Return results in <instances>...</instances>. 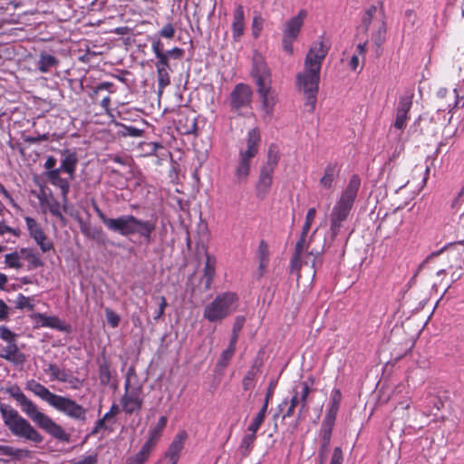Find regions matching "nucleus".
I'll use <instances>...</instances> for the list:
<instances>
[{
    "label": "nucleus",
    "mask_w": 464,
    "mask_h": 464,
    "mask_svg": "<svg viewBox=\"0 0 464 464\" xmlns=\"http://www.w3.org/2000/svg\"><path fill=\"white\" fill-rule=\"evenodd\" d=\"M330 45L325 44L324 37H319L308 50L304 70L296 75V86L304 96V106L313 112L315 109L319 91L320 72L324 60L328 54Z\"/></svg>",
    "instance_id": "1"
},
{
    "label": "nucleus",
    "mask_w": 464,
    "mask_h": 464,
    "mask_svg": "<svg viewBox=\"0 0 464 464\" xmlns=\"http://www.w3.org/2000/svg\"><path fill=\"white\" fill-rule=\"evenodd\" d=\"M92 206L101 221L110 231L118 233L122 237L138 235L144 239L145 243H152V234L156 229L155 222L140 219L133 215H122L115 218H108L95 202Z\"/></svg>",
    "instance_id": "2"
},
{
    "label": "nucleus",
    "mask_w": 464,
    "mask_h": 464,
    "mask_svg": "<svg viewBox=\"0 0 464 464\" xmlns=\"http://www.w3.org/2000/svg\"><path fill=\"white\" fill-rule=\"evenodd\" d=\"M6 392L17 401L22 411L24 412L39 428L43 429L53 438L60 441H70V435L65 432L63 427L53 420L51 417L40 411L34 402L25 396L19 386H11L6 389Z\"/></svg>",
    "instance_id": "3"
},
{
    "label": "nucleus",
    "mask_w": 464,
    "mask_h": 464,
    "mask_svg": "<svg viewBox=\"0 0 464 464\" xmlns=\"http://www.w3.org/2000/svg\"><path fill=\"white\" fill-rule=\"evenodd\" d=\"M360 187V177L356 174L353 175L346 188L342 191L339 198L334 203L329 216V230L332 241L340 234L344 223L349 219Z\"/></svg>",
    "instance_id": "4"
},
{
    "label": "nucleus",
    "mask_w": 464,
    "mask_h": 464,
    "mask_svg": "<svg viewBox=\"0 0 464 464\" xmlns=\"http://www.w3.org/2000/svg\"><path fill=\"white\" fill-rule=\"evenodd\" d=\"M0 412L5 425L13 435L34 443H41L43 441V436L10 405L1 404Z\"/></svg>",
    "instance_id": "5"
},
{
    "label": "nucleus",
    "mask_w": 464,
    "mask_h": 464,
    "mask_svg": "<svg viewBox=\"0 0 464 464\" xmlns=\"http://www.w3.org/2000/svg\"><path fill=\"white\" fill-rule=\"evenodd\" d=\"M311 392V384L307 382L295 384L291 391V399H284L277 406L278 411L283 412L282 419L294 416L295 408L298 407L297 420H300L308 411V397Z\"/></svg>",
    "instance_id": "6"
},
{
    "label": "nucleus",
    "mask_w": 464,
    "mask_h": 464,
    "mask_svg": "<svg viewBox=\"0 0 464 464\" xmlns=\"http://www.w3.org/2000/svg\"><path fill=\"white\" fill-rule=\"evenodd\" d=\"M261 136L258 128H254L247 132L246 148L239 150V160L235 170L238 182L246 181L251 167V160L259 150Z\"/></svg>",
    "instance_id": "7"
},
{
    "label": "nucleus",
    "mask_w": 464,
    "mask_h": 464,
    "mask_svg": "<svg viewBox=\"0 0 464 464\" xmlns=\"http://www.w3.org/2000/svg\"><path fill=\"white\" fill-rule=\"evenodd\" d=\"M237 301V295L235 293L219 294L205 306L203 316L210 323L220 322L235 310L233 306Z\"/></svg>",
    "instance_id": "8"
},
{
    "label": "nucleus",
    "mask_w": 464,
    "mask_h": 464,
    "mask_svg": "<svg viewBox=\"0 0 464 464\" xmlns=\"http://www.w3.org/2000/svg\"><path fill=\"white\" fill-rule=\"evenodd\" d=\"M52 407L74 420L84 421L87 409L70 397L57 395Z\"/></svg>",
    "instance_id": "9"
},
{
    "label": "nucleus",
    "mask_w": 464,
    "mask_h": 464,
    "mask_svg": "<svg viewBox=\"0 0 464 464\" xmlns=\"http://www.w3.org/2000/svg\"><path fill=\"white\" fill-rule=\"evenodd\" d=\"M122 410L126 414H132L141 409L143 399L140 388H130V379L124 383V394L121 399Z\"/></svg>",
    "instance_id": "10"
},
{
    "label": "nucleus",
    "mask_w": 464,
    "mask_h": 464,
    "mask_svg": "<svg viewBox=\"0 0 464 464\" xmlns=\"http://www.w3.org/2000/svg\"><path fill=\"white\" fill-rule=\"evenodd\" d=\"M253 92L249 85L237 83L230 93L231 111L241 113L243 109L248 108L251 104Z\"/></svg>",
    "instance_id": "11"
},
{
    "label": "nucleus",
    "mask_w": 464,
    "mask_h": 464,
    "mask_svg": "<svg viewBox=\"0 0 464 464\" xmlns=\"http://www.w3.org/2000/svg\"><path fill=\"white\" fill-rule=\"evenodd\" d=\"M24 221L30 237L40 246L42 252L46 253L52 250L53 244L47 238V236L38 222L31 217H25Z\"/></svg>",
    "instance_id": "12"
},
{
    "label": "nucleus",
    "mask_w": 464,
    "mask_h": 464,
    "mask_svg": "<svg viewBox=\"0 0 464 464\" xmlns=\"http://www.w3.org/2000/svg\"><path fill=\"white\" fill-rule=\"evenodd\" d=\"M251 75L256 86L272 83L271 72L261 55H255Z\"/></svg>",
    "instance_id": "13"
},
{
    "label": "nucleus",
    "mask_w": 464,
    "mask_h": 464,
    "mask_svg": "<svg viewBox=\"0 0 464 464\" xmlns=\"http://www.w3.org/2000/svg\"><path fill=\"white\" fill-rule=\"evenodd\" d=\"M166 58L160 50L157 52V61L155 63L157 79H158V89L159 92L162 93L164 89L170 84L171 71L169 63H166Z\"/></svg>",
    "instance_id": "14"
},
{
    "label": "nucleus",
    "mask_w": 464,
    "mask_h": 464,
    "mask_svg": "<svg viewBox=\"0 0 464 464\" xmlns=\"http://www.w3.org/2000/svg\"><path fill=\"white\" fill-rule=\"evenodd\" d=\"M306 237L307 235H304V232H301L300 238L295 244V253L290 261L291 273H295L296 275L297 281L301 277L300 270L303 266L302 257L304 253L308 249Z\"/></svg>",
    "instance_id": "15"
},
{
    "label": "nucleus",
    "mask_w": 464,
    "mask_h": 464,
    "mask_svg": "<svg viewBox=\"0 0 464 464\" xmlns=\"http://www.w3.org/2000/svg\"><path fill=\"white\" fill-rule=\"evenodd\" d=\"M257 93L261 98L262 109L267 116H271L274 107L277 102L276 92L272 89V83L256 86Z\"/></svg>",
    "instance_id": "16"
},
{
    "label": "nucleus",
    "mask_w": 464,
    "mask_h": 464,
    "mask_svg": "<svg viewBox=\"0 0 464 464\" xmlns=\"http://www.w3.org/2000/svg\"><path fill=\"white\" fill-rule=\"evenodd\" d=\"M306 16V10L301 9L295 16L286 21L283 27V36L297 39Z\"/></svg>",
    "instance_id": "17"
},
{
    "label": "nucleus",
    "mask_w": 464,
    "mask_h": 464,
    "mask_svg": "<svg viewBox=\"0 0 464 464\" xmlns=\"http://www.w3.org/2000/svg\"><path fill=\"white\" fill-rule=\"evenodd\" d=\"M245 10L241 4H237L233 13V20L231 24L232 38L234 42H238L245 34Z\"/></svg>",
    "instance_id": "18"
},
{
    "label": "nucleus",
    "mask_w": 464,
    "mask_h": 464,
    "mask_svg": "<svg viewBox=\"0 0 464 464\" xmlns=\"http://www.w3.org/2000/svg\"><path fill=\"white\" fill-rule=\"evenodd\" d=\"M45 372L51 374V380L68 382L73 389L78 388L82 382L79 378L68 373L65 370L61 369L55 363H49Z\"/></svg>",
    "instance_id": "19"
},
{
    "label": "nucleus",
    "mask_w": 464,
    "mask_h": 464,
    "mask_svg": "<svg viewBox=\"0 0 464 464\" xmlns=\"http://www.w3.org/2000/svg\"><path fill=\"white\" fill-rule=\"evenodd\" d=\"M167 423L168 418L161 416L157 424L150 429L148 439L142 446L152 451L160 441Z\"/></svg>",
    "instance_id": "20"
},
{
    "label": "nucleus",
    "mask_w": 464,
    "mask_h": 464,
    "mask_svg": "<svg viewBox=\"0 0 464 464\" xmlns=\"http://www.w3.org/2000/svg\"><path fill=\"white\" fill-rule=\"evenodd\" d=\"M340 167L336 162L328 163L324 169L322 178L319 180L320 186L324 189H332L335 180L340 174Z\"/></svg>",
    "instance_id": "21"
},
{
    "label": "nucleus",
    "mask_w": 464,
    "mask_h": 464,
    "mask_svg": "<svg viewBox=\"0 0 464 464\" xmlns=\"http://www.w3.org/2000/svg\"><path fill=\"white\" fill-rule=\"evenodd\" d=\"M187 437L188 436L185 431L178 432L173 438L167 451L165 452V457H167V459H171L178 462L180 458V453L184 448Z\"/></svg>",
    "instance_id": "22"
},
{
    "label": "nucleus",
    "mask_w": 464,
    "mask_h": 464,
    "mask_svg": "<svg viewBox=\"0 0 464 464\" xmlns=\"http://www.w3.org/2000/svg\"><path fill=\"white\" fill-rule=\"evenodd\" d=\"M0 357L14 364H23L26 361L25 355L19 351L15 342L7 343V345L1 349Z\"/></svg>",
    "instance_id": "23"
},
{
    "label": "nucleus",
    "mask_w": 464,
    "mask_h": 464,
    "mask_svg": "<svg viewBox=\"0 0 464 464\" xmlns=\"http://www.w3.org/2000/svg\"><path fill=\"white\" fill-rule=\"evenodd\" d=\"M274 171L271 169L261 168L260 175L256 184V196L264 198L269 192L273 183Z\"/></svg>",
    "instance_id": "24"
},
{
    "label": "nucleus",
    "mask_w": 464,
    "mask_h": 464,
    "mask_svg": "<svg viewBox=\"0 0 464 464\" xmlns=\"http://www.w3.org/2000/svg\"><path fill=\"white\" fill-rule=\"evenodd\" d=\"M151 50L156 58H157L158 50H160L161 53L164 54V57L166 58L165 60H166L167 63H169L170 58L179 60L184 55V50L178 46L173 47L170 50L165 51L164 44H163L162 41L160 40V38H152Z\"/></svg>",
    "instance_id": "25"
},
{
    "label": "nucleus",
    "mask_w": 464,
    "mask_h": 464,
    "mask_svg": "<svg viewBox=\"0 0 464 464\" xmlns=\"http://www.w3.org/2000/svg\"><path fill=\"white\" fill-rule=\"evenodd\" d=\"M62 170L57 168L55 169H51L47 171L46 177L48 181L54 187H57L61 189L62 196L63 200L66 201L67 195L70 190V183L69 180L61 177Z\"/></svg>",
    "instance_id": "26"
},
{
    "label": "nucleus",
    "mask_w": 464,
    "mask_h": 464,
    "mask_svg": "<svg viewBox=\"0 0 464 464\" xmlns=\"http://www.w3.org/2000/svg\"><path fill=\"white\" fill-rule=\"evenodd\" d=\"M27 389L34 395L46 401L51 407L58 394L51 392L44 385L32 380L27 383Z\"/></svg>",
    "instance_id": "27"
},
{
    "label": "nucleus",
    "mask_w": 464,
    "mask_h": 464,
    "mask_svg": "<svg viewBox=\"0 0 464 464\" xmlns=\"http://www.w3.org/2000/svg\"><path fill=\"white\" fill-rule=\"evenodd\" d=\"M63 158L61 161V166L59 169L62 171L67 173L70 176V179H73L78 164L77 154L74 151L65 150L63 151Z\"/></svg>",
    "instance_id": "28"
},
{
    "label": "nucleus",
    "mask_w": 464,
    "mask_h": 464,
    "mask_svg": "<svg viewBox=\"0 0 464 464\" xmlns=\"http://www.w3.org/2000/svg\"><path fill=\"white\" fill-rule=\"evenodd\" d=\"M256 255L258 259L257 273L259 277H262L266 273L270 261L269 246L265 240L259 242Z\"/></svg>",
    "instance_id": "29"
},
{
    "label": "nucleus",
    "mask_w": 464,
    "mask_h": 464,
    "mask_svg": "<svg viewBox=\"0 0 464 464\" xmlns=\"http://www.w3.org/2000/svg\"><path fill=\"white\" fill-rule=\"evenodd\" d=\"M216 257L207 254L202 277V281L204 282V286L206 290H209L213 283L216 275Z\"/></svg>",
    "instance_id": "30"
},
{
    "label": "nucleus",
    "mask_w": 464,
    "mask_h": 464,
    "mask_svg": "<svg viewBox=\"0 0 464 464\" xmlns=\"http://www.w3.org/2000/svg\"><path fill=\"white\" fill-rule=\"evenodd\" d=\"M22 258L28 262L27 269H36L44 266V262L40 257V255L33 248L22 247L20 248Z\"/></svg>",
    "instance_id": "31"
},
{
    "label": "nucleus",
    "mask_w": 464,
    "mask_h": 464,
    "mask_svg": "<svg viewBox=\"0 0 464 464\" xmlns=\"http://www.w3.org/2000/svg\"><path fill=\"white\" fill-rule=\"evenodd\" d=\"M59 65V60L53 54L46 52H41L37 63L38 70L43 73L49 72L53 68Z\"/></svg>",
    "instance_id": "32"
},
{
    "label": "nucleus",
    "mask_w": 464,
    "mask_h": 464,
    "mask_svg": "<svg viewBox=\"0 0 464 464\" xmlns=\"http://www.w3.org/2000/svg\"><path fill=\"white\" fill-rule=\"evenodd\" d=\"M41 205L42 208H47L53 216L58 218L63 225L66 223L65 218L61 211V204L56 198L50 197L44 200L41 199Z\"/></svg>",
    "instance_id": "33"
},
{
    "label": "nucleus",
    "mask_w": 464,
    "mask_h": 464,
    "mask_svg": "<svg viewBox=\"0 0 464 464\" xmlns=\"http://www.w3.org/2000/svg\"><path fill=\"white\" fill-rule=\"evenodd\" d=\"M256 440V434L251 431H247L241 440L240 445L238 446V451L244 458L247 457L255 445Z\"/></svg>",
    "instance_id": "34"
},
{
    "label": "nucleus",
    "mask_w": 464,
    "mask_h": 464,
    "mask_svg": "<svg viewBox=\"0 0 464 464\" xmlns=\"http://www.w3.org/2000/svg\"><path fill=\"white\" fill-rule=\"evenodd\" d=\"M259 366L255 362L250 369L246 372V375L242 380V387L244 391H250L255 387L256 377L258 372Z\"/></svg>",
    "instance_id": "35"
},
{
    "label": "nucleus",
    "mask_w": 464,
    "mask_h": 464,
    "mask_svg": "<svg viewBox=\"0 0 464 464\" xmlns=\"http://www.w3.org/2000/svg\"><path fill=\"white\" fill-rule=\"evenodd\" d=\"M107 91L109 93H114L116 92L115 86L111 82H102L92 88L91 92L89 93L90 98L94 102L98 100V96L101 92Z\"/></svg>",
    "instance_id": "36"
},
{
    "label": "nucleus",
    "mask_w": 464,
    "mask_h": 464,
    "mask_svg": "<svg viewBox=\"0 0 464 464\" xmlns=\"http://www.w3.org/2000/svg\"><path fill=\"white\" fill-rule=\"evenodd\" d=\"M342 401V392L339 389H334L331 393L330 405L326 413L337 416Z\"/></svg>",
    "instance_id": "37"
},
{
    "label": "nucleus",
    "mask_w": 464,
    "mask_h": 464,
    "mask_svg": "<svg viewBox=\"0 0 464 464\" xmlns=\"http://www.w3.org/2000/svg\"><path fill=\"white\" fill-rule=\"evenodd\" d=\"M151 452V450L142 446L134 456L127 459L126 464H145L150 459Z\"/></svg>",
    "instance_id": "38"
},
{
    "label": "nucleus",
    "mask_w": 464,
    "mask_h": 464,
    "mask_svg": "<svg viewBox=\"0 0 464 464\" xmlns=\"http://www.w3.org/2000/svg\"><path fill=\"white\" fill-rule=\"evenodd\" d=\"M28 450H26L15 449L14 447L6 445H0V456L20 459L22 457L26 456Z\"/></svg>",
    "instance_id": "39"
},
{
    "label": "nucleus",
    "mask_w": 464,
    "mask_h": 464,
    "mask_svg": "<svg viewBox=\"0 0 464 464\" xmlns=\"http://www.w3.org/2000/svg\"><path fill=\"white\" fill-rule=\"evenodd\" d=\"M266 411L267 410L261 408L252 420L251 423L248 425L246 431H251L256 434L257 430L260 429L265 420Z\"/></svg>",
    "instance_id": "40"
},
{
    "label": "nucleus",
    "mask_w": 464,
    "mask_h": 464,
    "mask_svg": "<svg viewBox=\"0 0 464 464\" xmlns=\"http://www.w3.org/2000/svg\"><path fill=\"white\" fill-rule=\"evenodd\" d=\"M21 258L20 250L14 251L5 256V263L10 268L19 269L23 266Z\"/></svg>",
    "instance_id": "41"
},
{
    "label": "nucleus",
    "mask_w": 464,
    "mask_h": 464,
    "mask_svg": "<svg viewBox=\"0 0 464 464\" xmlns=\"http://www.w3.org/2000/svg\"><path fill=\"white\" fill-rule=\"evenodd\" d=\"M99 379L103 385H107L111 381V364L106 359L99 364Z\"/></svg>",
    "instance_id": "42"
},
{
    "label": "nucleus",
    "mask_w": 464,
    "mask_h": 464,
    "mask_svg": "<svg viewBox=\"0 0 464 464\" xmlns=\"http://www.w3.org/2000/svg\"><path fill=\"white\" fill-rule=\"evenodd\" d=\"M413 93L405 94L400 97L396 111L409 113L412 107Z\"/></svg>",
    "instance_id": "43"
},
{
    "label": "nucleus",
    "mask_w": 464,
    "mask_h": 464,
    "mask_svg": "<svg viewBox=\"0 0 464 464\" xmlns=\"http://www.w3.org/2000/svg\"><path fill=\"white\" fill-rule=\"evenodd\" d=\"M236 352V345L228 344L227 348L222 352L218 362L220 367H227Z\"/></svg>",
    "instance_id": "44"
},
{
    "label": "nucleus",
    "mask_w": 464,
    "mask_h": 464,
    "mask_svg": "<svg viewBox=\"0 0 464 464\" xmlns=\"http://www.w3.org/2000/svg\"><path fill=\"white\" fill-rule=\"evenodd\" d=\"M37 317L42 323L43 326L53 328V329H62L61 321L56 316H47L44 314H38Z\"/></svg>",
    "instance_id": "45"
},
{
    "label": "nucleus",
    "mask_w": 464,
    "mask_h": 464,
    "mask_svg": "<svg viewBox=\"0 0 464 464\" xmlns=\"http://www.w3.org/2000/svg\"><path fill=\"white\" fill-rule=\"evenodd\" d=\"M376 11L377 7L375 5H371L368 9L365 10L362 17V26L363 27L365 33L368 32L372 18L376 14Z\"/></svg>",
    "instance_id": "46"
},
{
    "label": "nucleus",
    "mask_w": 464,
    "mask_h": 464,
    "mask_svg": "<svg viewBox=\"0 0 464 464\" xmlns=\"http://www.w3.org/2000/svg\"><path fill=\"white\" fill-rule=\"evenodd\" d=\"M245 323V318L241 316H237L235 320L232 334L230 337L229 344L237 345L238 340V333L241 331Z\"/></svg>",
    "instance_id": "47"
},
{
    "label": "nucleus",
    "mask_w": 464,
    "mask_h": 464,
    "mask_svg": "<svg viewBox=\"0 0 464 464\" xmlns=\"http://www.w3.org/2000/svg\"><path fill=\"white\" fill-rule=\"evenodd\" d=\"M315 217H316V209L314 208H310L307 210V213L305 216V220H304V223L302 227V232H304V235H308L309 231L311 229L312 224H313L314 220L315 219Z\"/></svg>",
    "instance_id": "48"
},
{
    "label": "nucleus",
    "mask_w": 464,
    "mask_h": 464,
    "mask_svg": "<svg viewBox=\"0 0 464 464\" xmlns=\"http://www.w3.org/2000/svg\"><path fill=\"white\" fill-rule=\"evenodd\" d=\"M15 307L17 309H28L29 311H33L34 308V304L32 303L30 297L24 295L23 294H19L17 295Z\"/></svg>",
    "instance_id": "49"
},
{
    "label": "nucleus",
    "mask_w": 464,
    "mask_h": 464,
    "mask_svg": "<svg viewBox=\"0 0 464 464\" xmlns=\"http://www.w3.org/2000/svg\"><path fill=\"white\" fill-rule=\"evenodd\" d=\"M159 37L173 39L176 34V28L172 23H167L158 33Z\"/></svg>",
    "instance_id": "50"
},
{
    "label": "nucleus",
    "mask_w": 464,
    "mask_h": 464,
    "mask_svg": "<svg viewBox=\"0 0 464 464\" xmlns=\"http://www.w3.org/2000/svg\"><path fill=\"white\" fill-rule=\"evenodd\" d=\"M279 160V156L276 151H274L272 147L268 150V155H267V162L263 168L266 169H271V170L275 171L276 167L277 166Z\"/></svg>",
    "instance_id": "51"
},
{
    "label": "nucleus",
    "mask_w": 464,
    "mask_h": 464,
    "mask_svg": "<svg viewBox=\"0 0 464 464\" xmlns=\"http://www.w3.org/2000/svg\"><path fill=\"white\" fill-rule=\"evenodd\" d=\"M409 120V113L401 112L396 111L395 121L393 123L394 128L397 130H403Z\"/></svg>",
    "instance_id": "52"
},
{
    "label": "nucleus",
    "mask_w": 464,
    "mask_h": 464,
    "mask_svg": "<svg viewBox=\"0 0 464 464\" xmlns=\"http://www.w3.org/2000/svg\"><path fill=\"white\" fill-rule=\"evenodd\" d=\"M452 208L457 211H461L463 209V212L459 216V223L464 226V195H458L452 203Z\"/></svg>",
    "instance_id": "53"
},
{
    "label": "nucleus",
    "mask_w": 464,
    "mask_h": 464,
    "mask_svg": "<svg viewBox=\"0 0 464 464\" xmlns=\"http://www.w3.org/2000/svg\"><path fill=\"white\" fill-rule=\"evenodd\" d=\"M105 315L108 324L112 327L115 328L119 325L121 317L119 314H117L114 311H112L110 308H106L105 310Z\"/></svg>",
    "instance_id": "54"
},
{
    "label": "nucleus",
    "mask_w": 464,
    "mask_h": 464,
    "mask_svg": "<svg viewBox=\"0 0 464 464\" xmlns=\"http://www.w3.org/2000/svg\"><path fill=\"white\" fill-rule=\"evenodd\" d=\"M122 135L123 136H130V137H133V138H138V137H141L142 134H143V130L137 128V127H134V126H125L123 125L122 126V131H121Z\"/></svg>",
    "instance_id": "55"
},
{
    "label": "nucleus",
    "mask_w": 464,
    "mask_h": 464,
    "mask_svg": "<svg viewBox=\"0 0 464 464\" xmlns=\"http://www.w3.org/2000/svg\"><path fill=\"white\" fill-rule=\"evenodd\" d=\"M15 334L5 325L0 326V338L7 343L15 342Z\"/></svg>",
    "instance_id": "56"
},
{
    "label": "nucleus",
    "mask_w": 464,
    "mask_h": 464,
    "mask_svg": "<svg viewBox=\"0 0 464 464\" xmlns=\"http://www.w3.org/2000/svg\"><path fill=\"white\" fill-rule=\"evenodd\" d=\"M336 416L325 413L321 430L333 431L335 424Z\"/></svg>",
    "instance_id": "57"
},
{
    "label": "nucleus",
    "mask_w": 464,
    "mask_h": 464,
    "mask_svg": "<svg viewBox=\"0 0 464 464\" xmlns=\"http://www.w3.org/2000/svg\"><path fill=\"white\" fill-rule=\"evenodd\" d=\"M49 140V133H44L37 136H24V141L28 144H35L41 141H47Z\"/></svg>",
    "instance_id": "58"
},
{
    "label": "nucleus",
    "mask_w": 464,
    "mask_h": 464,
    "mask_svg": "<svg viewBox=\"0 0 464 464\" xmlns=\"http://www.w3.org/2000/svg\"><path fill=\"white\" fill-rule=\"evenodd\" d=\"M159 300H160L159 309L153 315V319L156 321L163 316V314L165 313V309L168 306V303H167L165 296H163V295L160 296Z\"/></svg>",
    "instance_id": "59"
},
{
    "label": "nucleus",
    "mask_w": 464,
    "mask_h": 464,
    "mask_svg": "<svg viewBox=\"0 0 464 464\" xmlns=\"http://www.w3.org/2000/svg\"><path fill=\"white\" fill-rule=\"evenodd\" d=\"M276 386V382H270V384H269V386L267 388L266 396H265L264 403H263L261 408H263L265 410H267L269 401L273 398Z\"/></svg>",
    "instance_id": "60"
},
{
    "label": "nucleus",
    "mask_w": 464,
    "mask_h": 464,
    "mask_svg": "<svg viewBox=\"0 0 464 464\" xmlns=\"http://www.w3.org/2000/svg\"><path fill=\"white\" fill-rule=\"evenodd\" d=\"M343 453L340 447H335L330 460V464H343Z\"/></svg>",
    "instance_id": "61"
},
{
    "label": "nucleus",
    "mask_w": 464,
    "mask_h": 464,
    "mask_svg": "<svg viewBox=\"0 0 464 464\" xmlns=\"http://www.w3.org/2000/svg\"><path fill=\"white\" fill-rule=\"evenodd\" d=\"M296 39L295 38H287L285 36H283L282 38V45H283V50L292 55L293 53H294V47H293V43L295 41Z\"/></svg>",
    "instance_id": "62"
},
{
    "label": "nucleus",
    "mask_w": 464,
    "mask_h": 464,
    "mask_svg": "<svg viewBox=\"0 0 464 464\" xmlns=\"http://www.w3.org/2000/svg\"><path fill=\"white\" fill-rule=\"evenodd\" d=\"M97 454L84 456L80 459L74 460L72 464H97Z\"/></svg>",
    "instance_id": "63"
},
{
    "label": "nucleus",
    "mask_w": 464,
    "mask_h": 464,
    "mask_svg": "<svg viewBox=\"0 0 464 464\" xmlns=\"http://www.w3.org/2000/svg\"><path fill=\"white\" fill-rule=\"evenodd\" d=\"M322 253V250L318 249H312L308 255H307V260H305L304 263V265H308L311 263V266L314 267L315 266V260Z\"/></svg>",
    "instance_id": "64"
}]
</instances>
